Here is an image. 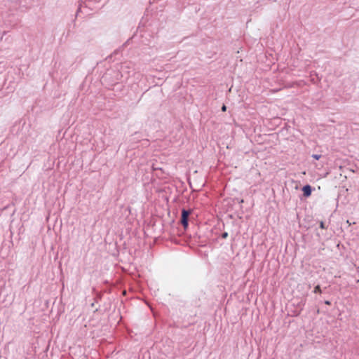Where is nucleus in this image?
Listing matches in <instances>:
<instances>
[{
  "mask_svg": "<svg viewBox=\"0 0 359 359\" xmlns=\"http://www.w3.org/2000/svg\"><path fill=\"white\" fill-rule=\"evenodd\" d=\"M191 212V210H187L184 209L182 211L181 223L185 229L188 226V217Z\"/></svg>",
  "mask_w": 359,
  "mask_h": 359,
  "instance_id": "nucleus-1",
  "label": "nucleus"
},
{
  "mask_svg": "<svg viewBox=\"0 0 359 359\" xmlns=\"http://www.w3.org/2000/svg\"><path fill=\"white\" fill-rule=\"evenodd\" d=\"M303 194L305 197H309L311 194V187L310 185H306L302 188Z\"/></svg>",
  "mask_w": 359,
  "mask_h": 359,
  "instance_id": "nucleus-2",
  "label": "nucleus"
},
{
  "mask_svg": "<svg viewBox=\"0 0 359 359\" xmlns=\"http://www.w3.org/2000/svg\"><path fill=\"white\" fill-rule=\"evenodd\" d=\"M313 292H314V293H318V294H321V293H322V290H321V289H320V285H316V286L314 287Z\"/></svg>",
  "mask_w": 359,
  "mask_h": 359,
  "instance_id": "nucleus-3",
  "label": "nucleus"
},
{
  "mask_svg": "<svg viewBox=\"0 0 359 359\" xmlns=\"http://www.w3.org/2000/svg\"><path fill=\"white\" fill-rule=\"evenodd\" d=\"M312 157H313V158H315L316 160H319V159L320 158L321 156H320V155H318V154H313V155L312 156Z\"/></svg>",
  "mask_w": 359,
  "mask_h": 359,
  "instance_id": "nucleus-4",
  "label": "nucleus"
},
{
  "mask_svg": "<svg viewBox=\"0 0 359 359\" xmlns=\"http://www.w3.org/2000/svg\"><path fill=\"white\" fill-rule=\"evenodd\" d=\"M320 227L321 229H325V224H324V222H321L320 223Z\"/></svg>",
  "mask_w": 359,
  "mask_h": 359,
  "instance_id": "nucleus-5",
  "label": "nucleus"
},
{
  "mask_svg": "<svg viewBox=\"0 0 359 359\" xmlns=\"http://www.w3.org/2000/svg\"><path fill=\"white\" fill-rule=\"evenodd\" d=\"M222 110L223 111H225L226 110V107L225 105H223L222 107Z\"/></svg>",
  "mask_w": 359,
  "mask_h": 359,
  "instance_id": "nucleus-6",
  "label": "nucleus"
},
{
  "mask_svg": "<svg viewBox=\"0 0 359 359\" xmlns=\"http://www.w3.org/2000/svg\"><path fill=\"white\" fill-rule=\"evenodd\" d=\"M325 304H327V305H330V302L329 301H325Z\"/></svg>",
  "mask_w": 359,
  "mask_h": 359,
  "instance_id": "nucleus-7",
  "label": "nucleus"
},
{
  "mask_svg": "<svg viewBox=\"0 0 359 359\" xmlns=\"http://www.w3.org/2000/svg\"><path fill=\"white\" fill-rule=\"evenodd\" d=\"M226 236H227V233H224L223 237L225 238V237H226Z\"/></svg>",
  "mask_w": 359,
  "mask_h": 359,
  "instance_id": "nucleus-8",
  "label": "nucleus"
}]
</instances>
